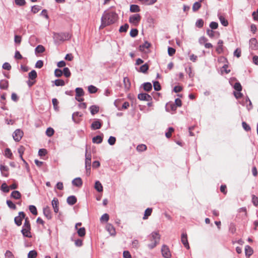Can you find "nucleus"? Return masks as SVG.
<instances>
[{
	"instance_id": "f257e3e1",
	"label": "nucleus",
	"mask_w": 258,
	"mask_h": 258,
	"mask_svg": "<svg viewBox=\"0 0 258 258\" xmlns=\"http://www.w3.org/2000/svg\"><path fill=\"white\" fill-rule=\"evenodd\" d=\"M117 18L118 15L115 12L109 10L104 11L101 19V24L99 29H103L107 26L114 23Z\"/></svg>"
},
{
	"instance_id": "f03ea898",
	"label": "nucleus",
	"mask_w": 258,
	"mask_h": 258,
	"mask_svg": "<svg viewBox=\"0 0 258 258\" xmlns=\"http://www.w3.org/2000/svg\"><path fill=\"white\" fill-rule=\"evenodd\" d=\"M149 239L151 243L148 245L150 249H153L159 243L160 239V235L157 232H153L149 236Z\"/></svg>"
},
{
	"instance_id": "7ed1b4c3",
	"label": "nucleus",
	"mask_w": 258,
	"mask_h": 258,
	"mask_svg": "<svg viewBox=\"0 0 258 258\" xmlns=\"http://www.w3.org/2000/svg\"><path fill=\"white\" fill-rule=\"evenodd\" d=\"M71 35L68 32L56 33L54 34V38L57 41H64L69 40Z\"/></svg>"
},
{
	"instance_id": "20e7f679",
	"label": "nucleus",
	"mask_w": 258,
	"mask_h": 258,
	"mask_svg": "<svg viewBox=\"0 0 258 258\" xmlns=\"http://www.w3.org/2000/svg\"><path fill=\"white\" fill-rule=\"evenodd\" d=\"M91 155L90 153L88 154L87 149L86 150L85 154V167L87 173H88L91 169Z\"/></svg>"
},
{
	"instance_id": "39448f33",
	"label": "nucleus",
	"mask_w": 258,
	"mask_h": 258,
	"mask_svg": "<svg viewBox=\"0 0 258 258\" xmlns=\"http://www.w3.org/2000/svg\"><path fill=\"white\" fill-rule=\"evenodd\" d=\"M141 19V17L139 14L133 15L129 18V22L135 25H137Z\"/></svg>"
},
{
	"instance_id": "423d86ee",
	"label": "nucleus",
	"mask_w": 258,
	"mask_h": 258,
	"mask_svg": "<svg viewBox=\"0 0 258 258\" xmlns=\"http://www.w3.org/2000/svg\"><path fill=\"white\" fill-rule=\"evenodd\" d=\"M162 256L165 258H171V254L168 247L166 245H163L161 248Z\"/></svg>"
},
{
	"instance_id": "0eeeda50",
	"label": "nucleus",
	"mask_w": 258,
	"mask_h": 258,
	"mask_svg": "<svg viewBox=\"0 0 258 258\" xmlns=\"http://www.w3.org/2000/svg\"><path fill=\"white\" fill-rule=\"evenodd\" d=\"M25 214L23 212H20L19 213V216L16 217L14 219L15 224L19 226L22 224V221L23 219L25 218Z\"/></svg>"
},
{
	"instance_id": "6e6552de",
	"label": "nucleus",
	"mask_w": 258,
	"mask_h": 258,
	"mask_svg": "<svg viewBox=\"0 0 258 258\" xmlns=\"http://www.w3.org/2000/svg\"><path fill=\"white\" fill-rule=\"evenodd\" d=\"M30 230L31 226H23L21 232L23 236L30 238L32 237Z\"/></svg>"
},
{
	"instance_id": "1a4fd4ad",
	"label": "nucleus",
	"mask_w": 258,
	"mask_h": 258,
	"mask_svg": "<svg viewBox=\"0 0 258 258\" xmlns=\"http://www.w3.org/2000/svg\"><path fill=\"white\" fill-rule=\"evenodd\" d=\"M23 135V132L20 129L16 130L13 135L14 140L16 142H19Z\"/></svg>"
},
{
	"instance_id": "9d476101",
	"label": "nucleus",
	"mask_w": 258,
	"mask_h": 258,
	"mask_svg": "<svg viewBox=\"0 0 258 258\" xmlns=\"http://www.w3.org/2000/svg\"><path fill=\"white\" fill-rule=\"evenodd\" d=\"M138 99L140 100L149 101L152 100V97L147 93H140L138 95Z\"/></svg>"
},
{
	"instance_id": "9b49d317",
	"label": "nucleus",
	"mask_w": 258,
	"mask_h": 258,
	"mask_svg": "<svg viewBox=\"0 0 258 258\" xmlns=\"http://www.w3.org/2000/svg\"><path fill=\"white\" fill-rule=\"evenodd\" d=\"M181 241L184 246L187 248H189V245L187 240V234L185 233H182L181 234Z\"/></svg>"
},
{
	"instance_id": "f8f14e48",
	"label": "nucleus",
	"mask_w": 258,
	"mask_h": 258,
	"mask_svg": "<svg viewBox=\"0 0 258 258\" xmlns=\"http://www.w3.org/2000/svg\"><path fill=\"white\" fill-rule=\"evenodd\" d=\"M102 126V122L99 119H96L91 124V128L93 130L99 129Z\"/></svg>"
},
{
	"instance_id": "ddd939ff",
	"label": "nucleus",
	"mask_w": 258,
	"mask_h": 258,
	"mask_svg": "<svg viewBox=\"0 0 258 258\" xmlns=\"http://www.w3.org/2000/svg\"><path fill=\"white\" fill-rule=\"evenodd\" d=\"M58 204L59 202L58 199L56 198H53V199L52 200L51 204L53 208L54 212L55 213H57L59 210Z\"/></svg>"
},
{
	"instance_id": "4468645a",
	"label": "nucleus",
	"mask_w": 258,
	"mask_h": 258,
	"mask_svg": "<svg viewBox=\"0 0 258 258\" xmlns=\"http://www.w3.org/2000/svg\"><path fill=\"white\" fill-rule=\"evenodd\" d=\"M249 46L251 49L256 50L258 48L257 41L255 38H251L249 40Z\"/></svg>"
},
{
	"instance_id": "2eb2a0df",
	"label": "nucleus",
	"mask_w": 258,
	"mask_h": 258,
	"mask_svg": "<svg viewBox=\"0 0 258 258\" xmlns=\"http://www.w3.org/2000/svg\"><path fill=\"white\" fill-rule=\"evenodd\" d=\"M9 168L7 166L4 165H0V170L3 176L8 177L9 173L8 172Z\"/></svg>"
},
{
	"instance_id": "dca6fc26",
	"label": "nucleus",
	"mask_w": 258,
	"mask_h": 258,
	"mask_svg": "<svg viewBox=\"0 0 258 258\" xmlns=\"http://www.w3.org/2000/svg\"><path fill=\"white\" fill-rule=\"evenodd\" d=\"M67 201L69 205L72 206L76 203L77 198L74 196H71L67 198Z\"/></svg>"
},
{
	"instance_id": "f3484780",
	"label": "nucleus",
	"mask_w": 258,
	"mask_h": 258,
	"mask_svg": "<svg viewBox=\"0 0 258 258\" xmlns=\"http://www.w3.org/2000/svg\"><path fill=\"white\" fill-rule=\"evenodd\" d=\"M223 40H219L218 42V46L216 49V51L219 54L222 53L223 51Z\"/></svg>"
},
{
	"instance_id": "a211bd4d",
	"label": "nucleus",
	"mask_w": 258,
	"mask_h": 258,
	"mask_svg": "<svg viewBox=\"0 0 258 258\" xmlns=\"http://www.w3.org/2000/svg\"><path fill=\"white\" fill-rule=\"evenodd\" d=\"M72 184L76 186L80 187L82 185L83 182L80 177H77L72 181Z\"/></svg>"
},
{
	"instance_id": "6ab92c4d",
	"label": "nucleus",
	"mask_w": 258,
	"mask_h": 258,
	"mask_svg": "<svg viewBox=\"0 0 258 258\" xmlns=\"http://www.w3.org/2000/svg\"><path fill=\"white\" fill-rule=\"evenodd\" d=\"M43 212L44 215L48 219H50L51 218L50 210L48 207L47 206L44 208Z\"/></svg>"
},
{
	"instance_id": "aec40b11",
	"label": "nucleus",
	"mask_w": 258,
	"mask_h": 258,
	"mask_svg": "<svg viewBox=\"0 0 258 258\" xmlns=\"http://www.w3.org/2000/svg\"><path fill=\"white\" fill-rule=\"evenodd\" d=\"M106 230L109 232L110 235H114L115 234V230L114 227L110 224H108L106 225Z\"/></svg>"
},
{
	"instance_id": "412c9836",
	"label": "nucleus",
	"mask_w": 258,
	"mask_h": 258,
	"mask_svg": "<svg viewBox=\"0 0 258 258\" xmlns=\"http://www.w3.org/2000/svg\"><path fill=\"white\" fill-rule=\"evenodd\" d=\"M123 83L124 86V88L126 90H128L131 87V82L130 79L127 77H124L123 78Z\"/></svg>"
},
{
	"instance_id": "4be33fe9",
	"label": "nucleus",
	"mask_w": 258,
	"mask_h": 258,
	"mask_svg": "<svg viewBox=\"0 0 258 258\" xmlns=\"http://www.w3.org/2000/svg\"><path fill=\"white\" fill-rule=\"evenodd\" d=\"M245 255L249 257L253 253V250L252 248L249 245H246L245 247Z\"/></svg>"
},
{
	"instance_id": "5701e85b",
	"label": "nucleus",
	"mask_w": 258,
	"mask_h": 258,
	"mask_svg": "<svg viewBox=\"0 0 258 258\" xmlns=\"http://www.w3.org/2000/svg\"><path fill=\"white\" fill-rule=\"evenodd\" d=\"M219 19L221 23V24L224 26H227L228 25V21L225 18V17L221 15H218Z\"/></svg>"
},
{
	"instance_id": "b1692460",
	"label": "nucleus",
	"mask_w": 258,
	"mask_h": 258,
	"mask_svg": "<svg viewBox=\"0 0 258 258\" xmlns=\"http://www.w3.org/2000/svg\"><path fill=\"white\" fill-rule=\"evenodd\" d=\"M11 197L15 199L18 200L21 197V193L17 190H14L12 192Z\"/></svg>"
},
{
	"instance_id": "393cba45",
	"label": "nucleus",
	"mask_w": 258,
	"mask_h": 258,
	"mask_svg": "<svg viewBox=\"0 0 258 258\" xmlns=\"http://www.w3.org/2000/svg\"><path fill=\"white\" fill-rule=\"evenodd\" d=\"M94 187L98 192H102L103 191L102 185L99 181L95 182Z\"/></svg>"
},
{
	"instance_id": "a878e982",
	"label": "nucleus",
	"mask_w": 258,
	"mask_h": 258,
	"mask_svg": "<svg viewBox=\"0 0 258 258\" xmlns=\"http://www.w3.org/2000/svg\"><path fill=\"white\" fill-rule=\"evenodd\" d=\"M103 138L101 136H96L93 138L92 142L94 144H100Z\"/></svg>"
},
{
	"instance_id": "bb28decb",
	"label": "nucleus",
	"mask_w": 258,
	"mask_h": 258,
	"mask_svg": "<svg viewBox=\"0 0 258 258\" xmlns=\"http://www.w3.org/2000/svg\"><path fill=\"white\" fill-rule=\"evenodd\" d=\"M8 81L6 80H2L0 81V88L2 89H7L8 87Z\"/></svg>"
},
{
	"instance_id": "cd10ccee",
	"label": "nucleus",
	"mask_w": 258,
	"mask_h": 258,
	"mask_svg": "<svg viewBox=\"0 0 258 258\" xmlns=\"http://www.w3.org/2000/svg\"><path fill=\"white\" fill-rule=\"evenodd\" d=\"M90 110L91 113L92 115H94L95 114H96L99 112V108L98 106L92 105L90 107Z\"/></svg>"
},
{
	"instance_id": "c85d7f7f",
	"label": "nucleus",
	"mask_w": 258,
	"mask_h": 258,
	"mask_svg": "<svg viewBox=\"0 0 258 258\" xmlns=\"http://www.w3.org/2000/svg\"><path fill=\"white\" fill-rule=\"evenodd\" d=\"M142 4L146 5H152L154 4L157 0H138Z\"/></svg>"
},
{
	"instance_id": "c756f323",
	"label": "nucleus",
	"mask_w": 258,
	"mask_h": 258,
	"mask_svg": "<svg viewBox=\"0 0 258 258\" xmlns=\"http://www.w3.org/2000/svg\"><path fill=\"white\" fill-rule=\"evenodd\" d=\"M140 11V7L136 5H132L130 6V11L132 13L139 12Z\"/></svg>"
},
{
	"instance_id": "7c9ffc66",
	"label": "nucleus",
	"mask_w": 258,
	"mask_h": 258,
	"mask_svg": "<svg viewBox=\"0 0 258 258\" xmlns=\"http://www.w3.org/2000/svg\"><path fill=\"white\" fill-rule=\"evenodd\" d=\"M76 96L81 97L84 95V92L82 88H77L76 89Z\"/></svg>"
},
{
	"instance_id": "2f4dec72",
	"label": "nucleus",
	"mask_w": 258,
	"mask_h": 258,
	"mask_svg": "<svg viewBox=\"0 0 258 258\" xmlns=\"http://www.w3.org/2000/svg\"><path fill=\"white\" fill-rule=\"evenodd\" d=\"M152 212V209L151 208H147L145 212L144 216L143 217V219L145 220L148 219V217L151 215Z\"/></svg>"
},
{
	"instance_id": "473e14b6",
	"label": "nucleus",
	"mask_w": 258,
	"mask_h": 258,
	"mask_svg": "<svg viewBox=\"0 0 258 258\" xmlns=\"http://www.w3.org/2000/svg\"><path fill=\"white\" fill-rule=\"evenodd\" d=\"M201 7V3L199 2H197L195 3L192 6V11L194 12L197 11Z\"/></svg>"
},
{
	"instance_id": "72a5a7b5",
	"label": "nucleus",
	"mask_w": 258,
	"mask_h": 258,
	"mask_svg": "<svg viewBox=\"0 0 258 258\" xmlns=\"http://www.w3.org/2000/svg\"><path fill=\"white\" fill-rule=\"evenodd\" d=\"M143 88L145 91H150L152 88V86L150 83L147 82L143 84Z\"/></svg>"
},
{
	"instance_id": "f704fd0d",
	"label": "nucleus",
	"mask_w": 258,
	"mask_h": 258,
	"mask_svg": "<svg viewBox=\"0 0 258 258\" xmlns=\"http://www.w3.org/2000/svg\"><path fill=\"white\" fill-rule=\"evenodd\" d=\"M77 229H78L77 232H78L79 236H80V237H83L85 235L86 230H85V228L84 227H82V228H79Z\"/></svg>"
},
{
	"instance_id": "c9c22d12",
	"label": "nucleus",
	"mask_w": 258,
	"mask_h": 258,
	"mask_svg": "<svg viewBox=\"0 0 258 258\" xmlns=\"http://www.w3.org/2000/svg\"><path fill=\"white\" fill-rule=\"evenodd\" d=\"M5 156L8 158L12 159L13 157V154L9 148L6 149L5 151Z\"/></svg>"
},
{
	"instance_id": "e433bc0d",
	"label": "nucleus",
	"mask_w": 258,
	"mask_h": 258,
	"mask_svg": "<svg viewBox=\"0 0 258 258\" xmlns=\"http://www.w3.org/2000/svg\"><path fill=\"white\" fill-rule=\"evenodd\" d=\"M37 255V252L36 250H31L28 254V258H36Z\"/></svg>"
},
{
	"instance_id": "4c0bfd02",
	"label": "nucleus",
	"mask_w": 258,
	"mask_h": 258,
	"mask_svg": "<svg viewBox=\"0 0 258 258\" xmlns=\"http://www.w3.org/2000/svg\"><path fill=\"white\" fill-rule=\"evenodd\" d=\"M28 76L30 79L34 80L37 77V75L36 72L35 70H32L29 73Z\"/></svg>"
},
{
	"instance_id": "58836bf2",
	"label": "nucleus",
	"mask_w": 258,
	"mask_h": 258,
	"mask_svg": "<svg viewBox=\"0 0 258 258\" xmlns=\"http://www.w3.org/2000/svg\"><path fill=\"white\" fill-rule=\"evenodd\" d=\"M29 209L30 212L34 215H37V211L36 207L34 205L29 206Z\"/></svg>"
},
{
	"instance_id": "ea45409f",
	"label": "nucleus",
	"mask_w": 258,
	"mask_h": 258,
	"mask_svg": "<svg viewBox=\"0 0 258 258\" xmlns=\"http://www.w3.org/2000/svg\"><path fill=\"white\" fill-rule=\"evenodd\" d=\"M45 51V48L41 45H38L35 48L36 53H42Z\"/></svg>"
},
{
	"instance_id": "a19ab883",
	"label": "nucleus",
	"mask_w": 258,
	"mask_h": 258,
	"mask_svg": "<svg viewBox=\"0 0 258 258\" xmlns=\"http://www.w3.org/2000/svg\"><path fill=\"white\" fill-rule=\"evenodd\" d=\"M54 84L56 86H63L65 85V82L62 80L57 79L55 80Z\"/></svg>"
},
{
	"instance_id": "79ce46f5",
	"label": "nucleus",
	"mask_w": 258,
	"mask_h": 258,
	"mask_svg": "<svg viewBox=\"0 0 258 258\" xmlns=\"http://www.w3.org/2000/svg\"><path fill=\"white\" fill-rule=\"evenodd\" d=\"M204 24V21L202 19L197 20L196 22V26L198 28H201L203 27Z\"/></svg>"
},
{
	"instance_id": "37998d69",
	"label": "nucleus",
	"mask_w": 258,
	"mask_h": 258,
	"mask_svg": "<svg viewBox=\"0 0 258 258\" xmlns=\"http://www.w3.org/2000/svg\"><path fill=\"white\" fill-rule=\"evenodd\" d=\"M128 27L129 25L127 24H125L124 25H122L120 27L119 31L120 32H125L127 31Z\"/></svg>"
},
{
	"instance_id": "c03bdc74",
	"label": "nucleus",
	"mask_w": 258,
	"mask_h": 258,
	"mask_svg": "<svg viewBox=\"0 0 258 258\" xmlns=\"http://www.w3.org/2000/svg\"><path fill=\"white\" fill-rule=\"evenodd\" d=\"M147 149V146L144 144H140L137 147V150L139 152H143Z\"/></svg>"
},
{
	"instance_id": "a18cd8bd",
	"label": "nucleus",
	"mask_w": 258,
	"mask_h": 258,
	"mask_svg": "<svg viewBox=\"0 0 258 258\" xmlns=\"http://www.w3.org/2000/svg\"><path fill=\"white\" fill-rule=\"evenodd\" d=\"M24 147L22 146H20L19 148H18V152L20 154V157L21 158V159L25 162V161L24 160V159L23 158V154L24 153Z\"/></svg>"
},
{
	"instance_id": "49530a36",
	"label": "nucleus",
	"mask_w": 258,
	"mask_h": 258,
	"mask_svg": "<svg viewBox=\"0 0 258 258\" xmlns=\"http://www.w3.org/2000/svg\"><path fill=\"white\" fill-rule=\"evenodd\" d=\"M41 8L39 6L35 5L34 6H32L31 8V12L33 14H36L38 13L40 10Z\"/></svg>"
},
{
	"instance_id": "de8ad7c7",
	"label": "nucleus",
	"mask_w": 258,
	"mask_h": 258,
	"mask_svg": "<svg viewBox=\"0 0 258 258\" xmlns=\"http://www.w3.org/2000/svg\"><path fill=\"white\" fill-rule=\"evenodd\" d=\"M7 204L8 206L11 209L15 210L16 209L15 204L10 200L7 201Z\"/></svg>"
},
{
	"instance_id": "09e8293b",
	"label": "nucleus",
	"mask_w": 258,
	"mask_h": 258,
	"mask_svg": "<svg viewBox=\"0 0 258 258\" xmlns=\"http://www.w3.org/2000/svg\"><path fill=\"white\" fill-rule=\"evenodd\" d=\"M54 130L51 127H48L46 131V134L48 137H51L54 134Z\"/></svg>"
},
{
	"instance_id": "8fccbe9b",
	"label": "nucleus",
	"mask_w": 258,
	"mask_h": 258,
	"mask_svg": "<svg viewBox=\"0 0 258 258\" xmlns=\"http://www.w3.org/2000/svg\"><path fill=\"white\" fill-rule=\"evenodd\" d=\"M1 189L5 192H8L10 190L9 187L6 183H3L1 185Z\"/></svg>"
},
{
	"instance_id": "3c124183",
	"label": "nucleus",
	"mask_w": 258,
	"mask_h": 258,
	"mask_svg": "<svg viewBox=\"0 0 258 258\" xmlns=\"http://www.w3.org/2000/svg\"><path fill=\"white\" fill-rule=\"evenodd\" d=\"M140 72L145 73L147 71V70L149 69V66L147 63H145L143 65H142L140 68Z\"/></svg>"
},
{
	"instance_id": "603ef678",
	"label": "nucleus",
	"mask_w": 258,
	"mask_h": 258,
	"mask_svg": "<svg viewBox=\"0 0 258 258\" xmlns=\"http://www.w3.org/2000/svg\"><path fill=\"white\" fill-rule=\"evenodd\" d=\"M150 46V44L148 42H145V43L140 46V49L141 51H144L145 48H148Z\"/></svg>"
},
{
	"instance_id": "864d4df0",
	"label": "nucleus",
	"mask_w": 258,
	"mask_h": 258,
	"mask_svg": "<svg viewBox=\"0 0 258 258\" xmlns=\"http://www.w3.org/2000/svg\"><path fill=\"white\" fill-rule=\"evenodd\" d=\"M52 104L53 105V108H54V110H58V100L56 98H53L52 100Z\"/></svg>"
},
{
	"instance_id": "5fc2aeb1",
	"label": "nucleus",
	"mask_w": 258,
	"mask_h": 258,
	"mask_svg": "<svg viewBox=\"0 0 258 258\" xmlns=\"http://www.w3.org/2000/svg\"><path fill=\"white\" fill-rule=\"evenodd\" d=\"M234 88L237 91L240 92L242 90V86L240 83L236 82L234 85Z\"/></svg>"
},
{
	"instance_id": "6e6d98bb",
	"label": "nucleus",
	"mask_w": 258,
	"mask_h": 258,
	"mask_svg": "<svg viewBox=\"0 0 258 258\" xmlns=\"http://www.w3.org/2000/svg\"><path fill=\"white\" fill-rule=\"evenodd\" d=\"M97 88L93 85H90L88 87V91L90 93H95L97 92Z\"/></svg>"
},
{
	"instance_id": "4d7b16f0",
	"label": "nucleus",
	"mask_w": 258,
	"mask_h": 258,
	"mask_svg": "<svg viewBox=\"0 0 258 258\" xmlns=\"http://www.w3.org/2000/svg\"><path fill=\"white\" fill-rule=\"evenodd\" d=\"M63 73L64 75L66 77H69L71 76V72L68 68H64L62 71V74Z\"/></svg>"
},
{
	"instance_id": "13d9d810",
	"label": "nucleus",
	"mask_w": 258,
	"mask_h": 258,
	"mask_svg": "<svg viewBox=\"0 0 258 258\" xmlns=\"http://www.w3.org/2000/svg\"><path fill=\"white\" fill-rule=\"evenodd\" d=\"M82 114L80 112H75L72 114V119L74 120V122H77V121L76 120L75 117L77 116H82Z\"/></svg>"
},
{
	"instance_id": "bf43d9fd",
	"label": "nucleus",
	"mask_w": 258,
	"mask_h": 258,
	"mask_svg": "<svg viewBox=\"0 0 258 258\" xmlns=\"http://www.w3.org/2000/svg\"><path fill=\"white\" fill-rule=\"evenodd\" d=\"M252 203L255 206H258V198L254 195H252Z\"/></svg>"
},
{
	"instance_id": "052dcab7",
	"label": "nucleus",
	"mask_w": 258,
	"mask_h": 258,
	"mask_svg": "<svg viewBox=\"0 0 258 258\" xmlns=\"http://www.w3.org/2000/svg\"><path fill=\"white\" fill-rule=\"evenodd\" d=\"M153 87L156 91H159L161 89L160 85L158 81H155L153 83Z\"/></svg>"
},
{
	"instance_id": "680f3d73",
	"label": "nucleus",
	"mask_w": 258,
	"mask_h": 258,
	"mask_svg": "<svg viewBox=\"0 0 258 258\" xmlns=\"http://www.w3.org/2000/svg\"><path fill=\"white\" fill-rule=\"evenodd\" d=\"M116 141V138L114 137L110 136L108 140V144L110 145H113L115 144Z\"/></svg>"
},
{
	"instance_id": "e2e57ef3",
	"label": "nucleus",
	"mask_w": 258,
	"mask_h": 258,
	"mask_svg": "<svg viewBox=\"0 0 258 258\" xmlns=\"http://www.w3.org/2000/svg\"><path fill=\"white\" fill-rule=\"evenodd\" d=\"M15 4L19 6H23L25 5V0H15Z\"/></svg>"
},
{
	"instance_id": "0e129e2a",
	"label": "nucleus",
	"mask_w": 258,
	"mask_h": 258,
	"mask_svg": "<svg viewBox=\"0 0 258 258\" xmlns=\"http://www.w3.org/2000/svg\"><path fill=\"white\" fill-rule=\"evenodd\" d=\"M138 34V31L137 29H133L130 31V35L132 37H135L137 36Z\"/></svg>"
},
{
	"instance_id": "69168bd1",
	"label": "nucleus",
	"mask_w": 258,
	"mask_h": 258,
	"mask_svg": "<svg viewBox=\"0 0 258 258\" xmlns=\"http://www.w3.org/2000/svg\"><path fill=\"white\" fill-rule=\"evenodd\" d=\"M174 131V128L172 127L168 128V132L166 133L165 136L167 138H169L171 136L172 133Z\"/></svg>"
},
{
	"instance_id": "338daca9",
	"label": "nucleus",
	"mask_w": 258,
	"mask_h": 258,
	"mask_svg": "<svg viewBox=\"0 0 258 258\" xmlns=\"http://www.w3.org/2000/svg\"><path fill=\"white\" fill-rule=\"evenodd\" d=\"M207 41V39L204 36L201 37L199 39V42L201 45L205 44Z\"/></svg>"
},
{
	"instance_id": "774afa93",
	"label": "nucleus",
	"mask_w": 258,
	"mask_h": 258,
	"mask_svg": "<svg viewBox=\"0 0 258 258\" xmlns=\"http://www.w3.org/2000/svg\"><path fill=\"white\" fill-rule=\"evenodd\" d=\"M6 258H14V255L10 250H7L5 253Z\"/></svg>"
}]
</instances>
